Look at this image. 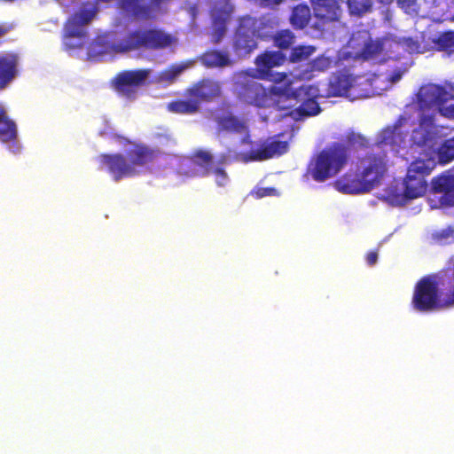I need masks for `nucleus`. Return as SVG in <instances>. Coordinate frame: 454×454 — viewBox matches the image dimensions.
Segmentation results:
<instances>
[{"instance_id": "nucleus-1", "label": "nucleus", "mask_w": 454, "mask_h": 454, "mask_svg": "<svg viewBox=\"0 0 454 454\" xmlns=\"http://www.w3.org/2000/svg\"><path fill=\"white\" fill-rule=\"evenodd\" d=\"M387 168L386 153H367L358 159L356 171H348L334 186L346 194L366 193L380 184Z\"/></svg>"}, {"instance_id": "nucleus-2", "label": "nucleus", "mask_w": 454, "mask_h": 454, "mask_svg": "<svg viewBox=\"0 0 454 454\" xmlns=\"http://www.w3.org/2000/svg\"><path fill=\"white\" fill-rule=\"evenodd\" d=\"M421 150L419 155L410 163L403 178V193L389 192L387 198L392 203L404 204L408 200L423 196L427 191V176L437 165L435 152L419 145Z\"/></svg>"}, {"instance_id": "nucleus-3", "label": "nucleus", "mask_w": 454, "mask_h": 454, "mask_svg": "<svg viewBox=\"0 0 454 454\" xmlns=\"http://www.w3.org/2000/svg\"><path fill=\"white\" fill-rule=\"evenodd\" d=\"M155 158V152L142 144L130 148L126 157L121 153H102L98 157L101 168L108 171L115 182L138 175L137 167H145Z\"/></svg>"}, {"instance_id": "nucleus-4", "label": "nucleus", "mask_w": 454, "mask_h": 454, "mask_svg": "<svg viewBox=\"0 0 454 454\" xmlns=\"http://www.w3.org/2000/svg\"><path fill=\"white\" fill-rule=\"evenodd\" d=\"M450 288L438 292L437 282L430 277L421 278L415 286L412 297L413 308L421 312L431 311L440 305L444 307L454 306V256L450 260Z\"/></svg>"}, {"instance_id": "nucleus-5", "label": "nucleus", "mask_w": 454, "mask_h": 454, "mask_svg": "<svg viewBox=\"0 0 454 454\" xmlns=\"http://www.w3.org/2000/svg\"><path fill=\"white\" fill-rule=\"evenodd\" d=\"M348 158V147L342 143H333L317 154L309 172L316 182H325L336 176Z\"/></svg>"}, {"instance_id": "nucleus-6", "label": "nucleus", "mask_w": 454, "mask_h": 454, "mask_svg": "<svg viewBox=\"0 0 454 454\" xmlns=\"http://www.w3.org/2000/svg\"><path fill=\"white\" fill-rule=\"evenodd\" d=\"M292 96L301 101V104L294 109L291 106L285 104L291 99L290 95L280 93L278 95V100H275V108L278 111H285L284 115L300 119L315 116L321 112V107L317 101L320 97V90L317 85L302 84L292 93Z\"/></svg>"}, {"instance_id": "nucleus-7", "label": "nucleus", "mask_w": 454, "mask_h": 454, "mask_svg": "<svg viewBox=\"0 0 454 454\" xmlns=\"http://www.w3.org/2000/svg\"><path fill=\"white\" fill-rule=\"evenodd\" d=\"M173 40L170 35L160 29H137L129 32L123 40L114 43L111 49L116 53L129 52L141 49L159 50L171 45Z\"/></svg>"}, {"instance_id": "nucleus-8", "label": "nucleus", "mask_w": 454, "mask_h": 454, "mask_svg": "<svg viewBox=\"0 0 454 454\" xmlns=\"http://www.w3.org/2000/svg\"><path fill=\"white\" fill-rule=\"evenodd\" d=\"M98 12L97 2L86 1L82 3L79 9L68 17L64 24L63 44L66 49H75L82 47V43H72V38L82 40L86 37L85 26L90 24Z\"/></svg>"}, {"instance_id": "nucleus-9", "label": "nucleus", "mask_w": 454, "mask_h": 454, "mask_svg": "<svg viewBox=\"0 0 454 454\" xmlns=\"http://www.w3.org/2000/svg\"><path fill=\"white\" fill-rule=\"evenodd\" d=\"M417 96L420 109L436 106L442 116L454 119V84L445 87L430 83L421 87Z\"/></svg>"}, {"instance_id": "nucleus-10", "label": "nucleus", "mask_w": 454, "mask_h": 454, "mask_svg": "<svg viewBox=\"0 0 454 454\" xmlns=\"http://www.w3.org/2000/svg\"><path fill=\"white\" fill-rule=\"evenodd\" d=\"M234 94L239 101L259 108L275 107L278 95L269 92L260 82L242 74L234 82Z\"/></svg>"}, {"instance_id": "nucleus-11", "label": "nucleus", "mask_w": 454, "mask_h": 454, "mask_svg": "<svg viewBox=\"0 0 454 454\" xmlns=\"http://www.w3.org/2000/svg\"><path fill=\"white\" fill-rule=\"evenodd\" d=\"M314 15L316 17L315 27L325 31L333 23L340 21L342 9L337 0H311Z\"/></svg>"}, {"instance_id": "nucleus-12", "label": "nucleus", "mask_w": 454, "mask_h": 454, "mask_svg": "<svg viewBox=\"0 0 454 454\" xmlns=\"http://www.w3.org/2000/svg\"><path fill=\"white\" fill-rule=\"evenodd\" d=\"M213 155L204 150L194 151L188 158L187 163L180 167V174L188 177H205L212 173Z\"/></svg>"}, {"instance_id": "nucleus-13", "label": "nucleus", "mask_w": 454, "mask_h": 454, "mask_svg": "<svg viewBox=\"0 0 454 454\" xmlns=\"http://www.w3.org/2000/svg\"><path fill=\"white\" fill-rule=\"evenodd\" d=\"M222 88L219 82L212 78H203L187 88L184 95L193 97L199 105L201 102H210L221 96Z\"/></svg>"}, {"instance_id": "nucleus-14", "label": "nucleus", "mask_w": 454, "mask_h": 454, "mask_svg": "<svg viewBox=\"0 0 454 454\" xmlns=\"http://www.w3.org/2000/svg\"><path fill=\"white\" fill-rule=\"evenodd\" d=\"M288 144L286 141L280 140H266L262 141L257 149L250 150L244 155V160L248 161H262L271 159L276 156H280L287 152Z\"/></svg>"}, {"instance_id": "nucleus-15", "label": "nucleus", "mask_w": 454, "mask_h": 454, "mask_svg": "<svg viewBox=\"0 0 454 454\" xmlns=\"http://www.w3.org/2000/svg\"><path fill=\"white\" fill-rule=\"evenodd\" d=\"M432 190L441 193L439 202L442 206L454 207V175L443 172L431 181Z\"/></svg>"}, {"instance_id": "nucleus-16", "label": "nucleus", "mask_w": 454, "mask_h": 454, "mask_svg": "<svg viewBox=\"0 0 454 454\" xmlns=\"http://www.w3.org/2000/svg\"><path fill=\"white\" fill-rule=\"evenodd\" d=\"M255 37L257 35L254 33V29L242 18L234 36L235 51L240 54L252 52L257 47Z\"/></svg>"}, {"instance_id": "nucleus-17", "label": "nucleus", "mask_w": 454, "mask_h": 454, "mask_svg": "<svg viewBox=\"0 0 454 454\" xmlns=\"http://www.w3.org/2000/svg\"><path fill=\"white\" fill-rule=\"evenodd\" d=\"M19 56L13 52L0 54V91L5 90L18 75Z\"/></svg>"}, {"instance_id": "nucleus-18", "label": "nucleus", "mask_w": 454, "mask_h": 454, "mask_svg": "<svg viewBox=\"0 0 454 454\" xmlns=\"http://www.w3.org/2000/svg\"><path fill=\"white\" fill-rule=\"evenodd\" d=\"M150 74L148 69L128 70L118 74L115 76V88L117 90L124 92L129 88L141 86Z\"/></svg>"}, {"instance_id": "nucleus-19", "label": "nucleus", "mask_w": 454, "mask_h": 454, "mask_svg": "<svg viewBox=\"0 0 454 454\" xmlns=\"http://www.w3.org/2000/svg\"><path fill=\"white\" fill-rule=\"evenodd\" d=\"M244 19L259 38L270 36L279 25L278 17L270 14L260 18L244 17Z\"/></svg>"}, {"instance_id": "nucleus-20", "label": "nucleus", "mask_w": 454, "mask_h": 454, "mask_svg": "<svg viewBox=\"0 0 454 454\" xmlns=\"http://www.w3.org/2000/svg\"><path fill=\"white\" fill-rule=\"evenodd\" d=\"M286 58L280 51H264L257 56L255 64L261 78H268L273 67L284 64Z\"/></svg>"}, {"instance_id": "nucleus-21", "label": "nucleus", "mask_w": 454, "mask_h": 454, "mask_svg": "<svg viewBox=\"0 0 454 454\" xmlns=\"http://www.w3.org/2000/svg\"><path fill=\"white\" fill-rule=\"evenodd\" d=\"M355 78L346 72L333 73L328 82L327 97H341L352 87Z\"/></svg>"}, {"instance_id": "nucleus-22", "label": "nucleus", "mask_w": 454, "mask_h": 454, "mask_svg": "<svg viewBox=\"0 0 454 454\" xmlns=\"http://www.w3.org/2000/svg\"><path fill=\"white\" fill-rule=\"evenodd\" d=\"M18 137L17 125L12 120L4 104L0 102V141L2 143H16Z\"/></svg>"}, {"instance_id": "nucleus-23", "label": "nucleus", "mask_w": 454, "mask_h": 454, "mask_svg": "<svg viewBox=\"0 0 454 454\" xmlns=\"http://www.w3.org/2000/svg\"><path fill=\"white\" fill-rule=\"evenodd\" d=\"M215 121L221 130L236 134L248 133V126L246 120L231 113L216 117Z\"/></svg>"}, {"instance_id": "nucleus-24", "label": "nucleus", "mask_w": 454, "mask_h": 454, "mask_svg": "<svg viewBox=\"0 0 454 454\" xmlns=\"http://www.w3.org/2000/svg\"><path fill=\"white\" fill-rule=\"evenodd\" d=\"M232 8L228 4L225 3L223 6L218 7L217 5H214L210 11L213 27L217 33V38L215 42H218L220 38L223 35L226 30V24L231 18Z\"/></svg>"}, {"instance_id": "nucleus-25", "label": "nucleus", "mask_w": 454, "mask_h": 454, "mask_svg": "<svg viewBox=\"0 0 454 454\" xmlns=\"http://www.w3.org/2000/svg\"><path fill=\"white\" fill-rule=\"evenodd\" d=\"M185 98L175 99L167 104V110L176 114L192 115L197 114L200 106L193 97L184 95Z\"/></svg>"}, {"instance_id": "nucleus-26", "label": "nucleus", "mask_w": 454, "mask_h": 454, "mask_svg": "<svg viewBox=\"0 0 454 454\" xmlns=\"http://www.w3.org/2000/svg\"><path fill=\"white\" fill-rule=\"evenodd\" d=\"M200 62L207 68L224 67L231 66L232 61L227 51L209 50L200 56Z\"/></svg>"}, {"instance_id": "nucleus-27", "label": "nucleus", "mask_w": 454, "mask_h": 454, "mask_svg": "<svg viewBox=\"0 0 454 454\" xmlns=\"http://www.w3.org/2000/svg\"><path fill=\"white\" fill-rule=\"evenodd\" d=\"M311 20V11L308 4H299L293 7L289 21L294 29L305 28Z\"/></svg>"}, {"instance_id": "nucleus-28", "label": "nucleus", "mask_w": 454, "mask_h": 454, "mask_svg": "<svg viewBox=\"0 0 454 454\" xmlns=\"http://www.w3.org/2000/svg\"><path fill=\"white\" fill-rule=\"evenodd\" d=\"M436 153L440 164L445 165L451 162L454 160V137L444 140Z\"/></svg>"}, {"instance_id": "nucleus-29", "label": "nucleus", "mask_w": 454, "mask_h": 454, "mask_svg": "<svg viewBox=\"0 0 454 454\" xmlns=\"http://www.w3.org/2000/svg\"><path fill=\"white\" fill-rule=\"evenodd\" d=\"M348 12L351 16L362 17L372 12V0H347Z\"/></svg>"}, {"instance_id": "nucleus-30", "label": "nucleus", "mask_w": 454, "mask_h": 454, "mask_svg": "<svg viewBox=\"0 0 454 454\" xmlns=\"http://www.w3.org/2000/svg\"><path fill=\"white\" fill-rule=\"evenodd\" d=\"M274 45L281 50H288L294 43L295 35L290 29L278 31L272 36Z\"/></svg>"}, {"instance_id": "nucleus-31", "label": "nucleus", "mask_w": 454, "mask_h": 454, "mask_svg": "<svg viewBox=\"0 0 454 454\" xmlns=\"http://www.w3.org/2000/svg\"><path fill=\"white\" fill-rule=\"evenodd\" d=\"M315 48L312 46L299 45L294 47L289 55V60L292 63L301 62L309 58L314 52Z\"/></svg>"}, {"instance_id": "nucleus-32", "label": "nucleus", "mask_w": 454, "mask_h": 454, "mask_svg": "<svg viewBox=\"0 0 454 454\" xmlns=\"http://www.w3.org/2000/svg\"><path fill=\"white\" fill-rule=\"evenodd\" d=\"M403 50L409 54L423 53L424 50L419 40L412 37H403L398 42Z\"/></svg>"}, {"instance_id": "nucleus-33", "label": "nucleus", "mask_w": 454, "mask_h": 454, "mask_svg": "<svg viewBox=\"0 0 454 454\" xmlns=\"http://www.w3.org/2000/svg\"><path fill=\"white\" fill-rule=\"evenodd\" d=\"M434 43L440 51L454 49V31H447L440 34Z\"/></svg>"}, {"instance_id": "nucleus-34", "label": "nucleus", "mask_w": 454, "mask_h": 454, "mask_svg": "<svg viewBox=\"0 0 454 454\" xmlns=\"http://www.w3.org/2000/svg\"><path fill=\"white\" fill-rule=\"evenodd\" d=\"M401 137L400 133L395 128H387L382 129L379 136L378 143L381 145H394Z\"/></svg>"}, {"instance_id": "nucleus-35", "label": "nucleus", "mask_w": 454, "mask_h": 454, "mask_svg": "<svg viewBox=\"0 0 454 454\" xmlns=\"http://www.w3.org/2000/svg\"><path fill=\"white\" fill-rule=\"evenodd\" d=\"M333 60L325 56H319L310 62V70L324 72L333 67Z\"/></svg>"}, {"instance_id": "nucleus-36", "label": "nucleus", "mask_w": 454, "mask_h": 454, "mask_svg": "<svg viewBox=\"0 0 454 454\" xmlns=\"http://www.w3.org/2000/svg\"><path fill=\"white\" fill-rule=\"evenodd\" d=\"M397 5L406 14L416 16L419 12V5L417 0H397Z\"/></svg>"}, {"instance_id": "nucleus-37", "label": "nucleus", "mask_w": 454, "mask_h": 454, "mask_svg": "<svg viewBox=\"0 0 454 454\" xmlns=\"http://www.w3.org/2000/svg\"><path fill=\"white\" fill-rule=\"evenodd\" d=\"M381 44L379 43L369 42L365 43L363 49V54L366 59L372 58L381 51Z\"/></svg>"}, {"instance_id": "nucleus-38", "label": "nucleus", "mask_w": 454, "mask_h": 454, "mask_svg": "<svg viewBox=\"0 0 454 454\" xmlns=\"http://www.w3.org/2000/svg\"><path fill=\"white\" fill-rule=\"evenodd\" d=\"M277 193V190L273 187H257L251 192V195L255 199L275 196Z\"/></svg>"}, {"instance_id": "nucleus-39", "label": "nucleus", "mask_w": 454, "mask_h": 454, "mask_svg": "<svg viewBox=\"0 0 454 454\" xmlns=\"http://www.w3.org/2000/svg\"><path fill=\"white\" fill-rule=\"evenodd\" d=\"M215 176V183L220 187H224L229 180L226 171L223 168H215L212 169Z\"/></svg>"}, {"instance_id": "nucleus-40", "label": "nucleus", "mask_w": 454, "mask_h": 454, "mask_svg": "<svg viewBox=\"0 0 454 454\" xmlns=\"http://www.w3.org/2000/svg\"><path fill=\"white\" fill-rule=\"evenodd\" d=\"M184 68V66H172L163 73V77L168 81H172L177 77Z\"/></svg>"}, {"instance_id": "nucleus-41", "label": "nucleus", "mask_w": 454, "mask_h": 454, "mask_svg": "<svg viewBox=\"0 0 454 454\" xmlns=\"http://www.w3.org/2000/svg\"><path fill=\"white\" fill-rule=\"evenodd\" d=\"M366 262L369 266H373L378 260V253L376 251H371L366 254Z\"/></svg>"}, {"instance_id": "nucleus-42", "label": "nucleus", "mask_w": 454, "mask_h": 454, "mask_svg": "<svg viewBox=\"0 0 454 454\" xmlns=\"http://www.w3.org/2000/svg\"><path fill=\"white\" fill-rule=\"evenodd\" d=\"M284 0H260L262 5L265 7H274L279 5Z\"/></svg>"}, {"instance_id": "nucleus-43", "label": "nucleus", "mask_w": 454, "mask_h": 454, "mask_svg": "<svg viewBox=\"0 0 454 454\" xmlns=\"http://www.w3.org/2000/svg\"><path fill=\"white\" fill-rule=\"evenodd\" d=\"M402 75H403L402 72H400V71L395 72L390 75L389 80L392 82H396L401 79Z\"/></svg>"}, {"instance_id": "nucleus-44", "label": "nucleus", "mask_w": 454, "mask_h": 454, "mask_svg": "<svg viewBox=\"0 0 454 454\" xmlns=\"http://www.w3.org/2000/svg\"><path fill=\"white\" fill-rule=\"evenodd\" d=\"M278 77L274 79L276 82H282L286 78V74L285 73L278 74Z\"/></svg>"}, {"instance_id": "nucleus-45", "label": "nucleus", "mask_w": 454, "mask_h": 454, "mask_svg": "<svg viewBox=\"0 0 454 454\" xmlns=\"http://www.w3.org/2000/svg\"><path fill=\"white\" fill-rule=\"evenodd\" d=\"M248 137H249V136L247 135V137H245V138L242 140V142H243V143H248V141H247Z\"/></svg>"}, {"instance_id": "nucleus-46", "label": "nucleus", "mask_w": 454, "mask_h": 454, "mask_svg": "<svg viewBox=\"0 0 454 454\" xmlns=\"http://www.w3.org/2000/svg\"><path fill=\"white\" fill-rule=\"evenodd\" d=\"M452 20H454V14H453V17H452Z\"/></svg>"}]
</instances>
